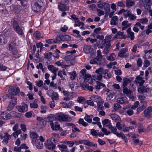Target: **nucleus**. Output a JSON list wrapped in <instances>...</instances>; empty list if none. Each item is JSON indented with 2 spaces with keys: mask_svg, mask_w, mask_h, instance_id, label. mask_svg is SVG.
I'll return each mask as SVG.
<instances>
[{
  "mask_svg": "<svg viewBox=\"0 0 152 152\" xmlns=\"http://www.w3.org/2000/svg\"><path fill=\"white\" fill-rule=\"evenodd\" d=\"M20 6H14L13 10L16 13H18L20 11V10L19 9Z\"/></svg>",
  "mask_w": 152,
  "mask_h": 152,
  "instance_id": "obj_62",
  "label": "nucleus"
},
{
  "mask_svg": "<svg viewBox=\"0 0 152 152\" xmlns=\"http://www.w3.org/2000/svg\"><path fill=\"white\" fill-rule=\"evenodd\" d=\"M131 12L130 11L128 10H125L124 15L126 18L129 17L131 14Z\"/></svg>",
  "mask_w": 152,
  "mask_h": 152,
  "instance_id": "obj_55",
  "label": "nucleus"
},
{
  "mask_svg": "<svg viewBox=\"0 0 152 152\" xmlns=\"http://www.w3.org/2000/svg\"><path fill=\"white\" fill-rule=\"evenodd\" d=\"M64 143H66L67 145L69 147H72L74 144V142L72 141H65L64 142Z\"/></svg>",
  "mask_w": 152,
  "mask_h": 152,
  "instance_id": "obj_48",
  "label": "nucleus"
},
{
  "mask_svg": "<svg viewBox=\"0 0 152 152\" xmlns=\"http://www.w3.org/2000/svg\"><path fill=\"white\" fill-rule=\"evenodd\" d=\"M35 145L37 148L40 149L42 148L43 146L42 142H40L39 140H38L35 141Z\"/></svg>",
  "mask_w": 152,
  "mask_h": 152,
  "instance_id": "obj_26",
  "label": "nucleus"
},
{
  "mask_svg": "<svg viewBox=\"0 0 152 152\" xmlns=\"http://www.w3.org/2000/svg\"><path fill=\"white\" fill-rule=\"evenodd\" d=\"M16 108L19 112L24 113L28 110V105L26 104H24L22 105L17 106Z\"/></svg>",
  "mask_w": 152,
  "mask_h": 152,
  "instance_id": "obj_9",
  "label": "nucleus"
},
{
  "mask_svg": "<svg viewBox=\"0 0 152 152\" xmlns=\"http://www.w3.org/2000/svg\"><path fill=\"white\" fill-rule=\"evenodd\" d=\"M152 112V107L150 106L146 109L144 111V116L148 118L151 117Z\"/></svg>",
  "mask_w": 152,
  "mask_h": 152,
  "instance_id": "obj_13",
  "label": "nucleus"
},
{
  "mask_svg": "<svg viewBox=\"0 0 152 152\" xmlns=\"http://www.w3.org/2000/svg\"><path fill=\"white\" fill-rule=\"evenodd\" d=\"M137 20L142 24H147L148 22V20L146 18H143L141 19H138Z\"/></svg>",
  "mask_w": 152,
  "mask_h": 152,
  "instance_id": "obj_34",
  "label": "nucleus"
},
{
  "mask_svg": "<svg viewBox=\"0 0 152 152\" xmlns=\"http://www.w3.org/2000/svg\"><path fill=\"white\" fill-rule=\"evenodd\" d=\"M84 82L86 83L90 79H91V75H86L84 77Z\"/></svg>",
  "mask_w": 152,
  "mask_h": 152,
  "instance_id": "obj_50",
  "label": "nucleus"
},
{
  "mask_svg": "<svg viewBox=\"0 0 152 152\" xmlns=\"http://www.w3.org/2000/svg\"><path fill=\"white\" fill-rule=\"evenodd\" d=\"M145 80L143 78L140 76H137L135 80V82L136 84H139L140 86H142L145 83Z\"/></svg>",
  "mask_w": 152,
  "mask_h": 152,
  "instance_id": "obj_19",
  "label": "nucleus"
},
{
  "mask_svg": "<svg viewBox=\"0 0 152 152\" xmlns=\"http://www.w3.org/2000/svg\"><path fill=\"white\" fill-rule=\"evenodd\" d=\"M15 105L12 104L11 103H10L8 107L7 108V110L8 111H10L12 110L14 108Z\"/></svg>",
  "mask_w": 152,
  "mask_h": 152,
  "instance_id": "obj_61",
  "label": "nucleus"
},
{
  "mask_svg": "<svg viewBox=\"0 0 152 152\" xmlns=\"http://www.w3.org/2000/svg\"><path fill=\"white\" fill-rule=\"evenodd\" d=\"M4 138L2 142L4 144L6 145L8 143V140L11 138V136L8 133L5 132L4 133Z\"/></svg>",
  "mask_w": 152,
  "mask_h": 152,
  "instance_id": "obj_20",
  "label": "nucleus"
},
{
  "mask_svg": "<svg viewBox=\"0 0 152 152\" xmlns=\"http://www.w3.org/2000/svg\"><path fill=\"white\" fill-rule=\"evenodd\" d=\"M138 92L140 93L148 92L150 91V89L147 86H142L138 88Z\"/></svg>",
  "mask_w": 152,
  "mask_h": 152,
  "instance_id": "obj_16",
  "label": "nucleus"
},
{
  "mask_svg": "<svg viewBox=\"0 0 152 152\" xmlns=\"http://www.w3.org/2000/svg\"><path fill=\"white\" fill-rule=\"evenodd\" d=\"M104 77L107 79L110 78L111 77V75L109 71L107 69H104Z\"/></svg>",
  "mask_w": 152,
  "mask_h": 152,
  "instance_id": "obj_30",
  "label": "nucleus"
},
{
  "mask_svg": "<svg viewBox=\"0 0 152 152\" xmlns=\"http://www.w3.org/2000/svg\"><path fill=\"white\" fill-rule=\"evenodd\" d=\"M103 103H97V110H103L104 108V107L102 105Z\"/></svg>",
  "mask_w": 152,
  "mask_h": 152,
  "instance_id": "obj_58",
  "label": "nucleus"
},
{
  "mask_svg": "<svg viewBox=\"0 0 152 152\" xmlns=\"http://www.w3.org/2000/svg\"><path fill=\"white\" fill-rule=\"evenodd\" d=\"M107 126L111 130L112 133L114 134L117 137L119 136L120 133H119L117 132V129L115 127L113 126L110 124Z\"/></svg>",
  "mask_w": 152,
  "mask_h": 152,
  "instance_id": "obj_15",
  "label": "nucleus"
},
{
  "mask_svg": "<svg viewBox=\"0 0 152 152\" xmlns=\"http://www.w3.org/2000/svg\"><path fill=\"white\" fill-rule=\"evenodd\" d=\"M90 134L93 136H97L98 135V133L96 130L94 129L90 130Z\"/></svg>",
  "mask_w": 152,
  "mask_h": 152,
  "instance_id": "obj_52",
  "label": "nucleus"
},
{
  "mask_svg": "<svg viewBox=\"0 0 152 152\" xmlns=\"http://www.w3.org/2000/svg\"><path fill=\"white\" fill-rule=\"evenodd\" d=\"M127 96L132 101H133L136 97L135 95L132 94V93L128 94Z\"/></svg>",
  "mask_w": 152,
  "mask_h": 152,
  "instance_id": "obj_63",
  "label": "nucleus"
},
{
  "mask_svg": "<svg viewBox=\"0 0 152 152\" xmlns=\"http://www.w3.org/2000/svg\"><path fill=\"white\" fill-rule=\"evenodd\" d=\"M31 137L33 139H36L38 137V135L36 133L34 132H32L30 134Z\"/></svg>",
  "mask_w": 152,
  "mask_h": 152,
  "instance_id": "obj_56",
  "label": "nucleus"
},
{
  "mask_svg": "<svg viewBox=\"0 0 152 152\" xmlns=\"http://www.w3.org/2000/svg\"><path fill=\"white\" fill-rule=\"evenodd\" d=\"M118 17L116 16H113L111 18L110 23L112 25H116L117 24V21H118Z\"/></svg>",
  "mask_w": 152,
  "mask_h": 152,
  "instance_id": "obj_25",
  "label": "nucleus"
},
{
  "mask_svg": "<svg viewBox=\"0 0 152 152\" xmlns=\"http://www.w3.org/2000/svg\"><path fill=\"white\" fill-rule=\"evenodd\" d=\"M110 36H107L105 37V39H103L100 45V48L102 49L105 46H106L110 44V40L109 39H107V37L109 38L110 39Z\"/></svg>",
  "mask_w": 152,
  "mask_h": 152,
  "instance_id": "obj_12",
  "label": "nucleus"
},
{
  "mask_svg": "<svg viewBox=\"0 0 152 152\" xmlns=\"http://www.w3.org/2000/svg\"><path fill=\"white\" fill-rule=\"evenodd\" d=\"M7 40L5 38H4L3 37H0V44L1 45H4L7 43Z\"/></svg>",
  "mask_w": 152,
  "mask_h": 152,
  "instance_id": "obj_42",
  "label": "nucleus"
},
{
  "mask_svg": "<svg viewBox=\"0 0 152 152\" xmlns=\"http://www.w3.org/2000/svg\"><path fill=\"white\" fill-rule=\"evenodd\" d=\"M14 44H15V43L14 42V43H10L9 44V48L8 49L11 52H12V51H14L16 49V48H15V45Z\"/></svg>",
  "mask_w": 152,
  "mask_h": 152,
  "instance_id": "obj_32",
  "label": "nucleus"
},
{
  "mask_svg": "<svg viewBox=\"0 0 152 152\" xmlns=\"http://www.w3.org/2000/svg\"><path fill=\"white\" fill-rule=\"evenodd\" d=\"M21 133V131L20 129H18L15 131V132H13L12 134L13 136L15 138L17 137L19 134Z\"/></svg>",
  "mask_w": 152,
  "mask_h": 152,
  "instance_id": "obj_41",
  "label": "nucleus"
},
{
  "mask_svg": "<svg viewBox=\"0 0 152 152\" xmlns=\"http://www.w3.org/2000/svg\"><path fill=\"white\" fill-rule=\"evenodd\" d=\"M38 100L35 99L32 103L30 104V107L31 108H37L38 107Z\"/></svg>",
  "mask_w": 152,
  "mask_h": 152,
  "instance_id": "obj_27",
  "label": "nucleus"
},
{
  "mask_svg": "<svg viewBox=\"0 0 152 152\" xmlns=\"http://www.w3.org/2000/svg\"><path fill=\"white\" fill-rule=\"evenodd\" d=\"M104 70L102 67H100L99 68L96 69V70L95 72L97 74H104Z\"/></svg>",
  "mask_w": 152,
  "mask_h": 152,
  "instance_id": "obj_43",
  "label": "nucleus"
},
{
  "mask_svg": "<svg viewBox=\"0 0 152 152\" xmlns=\"http://www.w3.org/2000/svg\"><path fill=\"white\" fill-rule=\"evenodd\" d=\"M70 75V79L72 80H74L76 76V72L75 71L69 73Z\"/></svg>",
  "mask_w": 152,
  "mask_h": 152,
  "instance_id": "obj_44",
  "label": "nucleus"
},
{
  "mask_svg": "<svg viewBox=\"0 0 152 152\" xmlns=\"http://www.w3.org/2000/svg\"><path fill=\"white\" fill-rule=\"evenodd\" d=\"M64 95L65 96H69L71 97H73V92H69L67 91H64L63 92Z\"/></svg>",
  "mask_w": 152,
  "mask_h": 152,
  "instance_id": "obj_39",
  "label": "nucleus"
},
{
  "mask_svg": "<svg viewBox=\"0 0 152 152\" xmlns=\"http://www.w3.org/2000/svg\"><path fill=\"white\" fill-rule=\"evenodd\" d=\"M115 57L116 56L115 54L114 53H113L110 54L109 56H108L107 57V58L108 60L113 61L114 60Z\"/></svg>",
  "mask_w": 152,
  "mask_h": 152,
  "instance_id": "obj_38",
  "label": "nucleus"
},
{
  "mask_svg": "<svg viewBox=\"0 0 152 152\" xmlns=\"http://www.w3.org/2000/svg\"><path fill=\"white\" fill-rule=\"evenodd\" d=\"M96 88L97 90H99L101 88L106 87L104 84L99 82L96 81Z\"/></svg>",
  "mask_w": 152,
  "mask_h": 152,
  "instance_id": "obj_28",
  "label": "nucleus"
},
{
  "mask_svg": "<svg viewBox=\"0 0 152 152\" xmlns=\"http://www.w3.org/2000/svg\"><path fill=\"white\" fill-rule=\"evenodd\" d=\"M123 83L122 86L123 88L125 87L130 82V80L128 78H124L123 80Z\"/></svg>",
  "mask_w": 152,
  "mask_h": 152,
  "instance_id": "obj_36",
  "label": "nucleus"
},
{
  "mask_svg": "<svg viewBox=\"0 0 152 152\" xmlns=\"http://www.w3.org/2000/svg\"><path fill=\"white\" fill-rule=\"evenodd\" d=\"M63 74L66 76V74L65 69H63L62 70H59L58 71V75L60 77L61 80H64L65 77L63 76Z\"/></svg>",
  "mask_w": 152,
  "mask_h": 152,
  "instance_id": "obj_23",
  "label": "nucleus"
},
{
  "mask_svg": "<svg viewBox=\"0 0 152 152\" xmlns=\"http://www.w3.org/2000/svg\"><path fill=\"white\" fill-rule=\"evenodd\" d=\"M107 99L109 101H113V100L116 98V96L111 92H108L107 93Z\"/></svg>",
  "mask_w": 152,
  "mask_h": 152,
  "instance_id": "obj_17",
  "label": "nucleus"
},
{
  "mask_svg": "<svg viewBox=\"0 0 152 152\" xmlns=\"http://www.w3.org/2000/svg\"><path fill=\"white\" fill-rule=\"evenodd\" d=\"M135 4L134 0H126V7L130 8Z\"/></svg>",
  "mask_w": 152,
  "mask_h": 152,
  "instance_id": "obj_24",
  "label": "nucleus"
},
{
  "mask_svg": "<svg viewBox=\"0 0 152 152\" xmlns=\"http://www.w3.org/2000/svg\"><path fill=\"white\" fill-rule=\"evenodd\" d=\"M110 44L104 47L103 50V53L104 54H107L108 53L110 50Z\"/></svg>",
  "mask_w": 152,
  "mask_h": 152,
  "instance_id": "obj_40",
  "label": "nucleus"
},
{
  "mask_svg": "<svg viewBox=\"0 0 152 152\" xmlns=\"http://www.w3.org/2000/svg\"><path fill=\"white\" fill-rule=\"evenodd\" d=\"M126 32L127 33V38H129L132 40H134L135 38L134 33L132 31L131 28H129L127 30Z\"/></svg>",
  "mask_w": 152,
  "mask_h": 152,
  "instance_id": "obj_14",
  "label": "nucleus"
},
{
  "mask_svg": "<svg viewBox=\"0 0 152 152\" xmlns=\"http://www.w3.org/2000/svg\"><path fill=\"white\" fill-rule=\"evenodd\" d=\"M134 113L132 109H129L126 111L125 112V115H129V116L132 115Z\"/></svg>",
  "mask_w": 152,
  "mask_h": 152,
  "instance_id": "obj_47",
  "label": "nucleus"
},
{
  "mask_svg": "<svg viewBox=\"0 0 152 152\" xmlns=\"http://www.w3.org/2000/svg\"><path fill=\"white\" fill-rule=\"evenodd\" d=\"M10 103H11L12 104L15 106L17 103V98L15 97H12Z\"/></svg>",
  "mask_w": 152,
  "mask_h": 152,
  "instance_id": "obj_59",
  "label": "nucleus"
},
{
  "mask_svg": "<svg viewBox=\"0 0 152 152\" xmlns=\"http://www.w3.org/2000/svg\"><path fill=\"white\" fill-rule=\"evenodd\" d=\"M48 144V148L49 150H53L55 148L56 145L55 140L53 138H51L49 139L47 141Z\"/></svg>",
  "mask_w": 152,
  "mask_h": 152,
  "instance_id": "obj_5",
  "label": "nucleus"
},
{
  "mask_svg": "<svg viewBox=\"0 0 152 152\" xmlns=\"http://www.w3.org/2000/svg\"><path fill=\"white\" fill-rule=\"evenodd\" d=\"M79 143L90 147L93 146L95 147L96 146V144H94L92 142L86 140H81L79 141Z\"/></svg>",
  "mask_w": 152,
  "mask_h": 152,
  "instance_id": "obj_10",
  "label": "nucleus"
},
{
  "mask_svg": "<svg viewBox=\"0 0 152 152\" xmlns=\"http://www.w3.org/2000/svg\"><path fill=\"white\" fill-rule=\"evenodd\" d=\"M137 66L138 67H140L141 66L142 61V59L140 58H139L138 59L137 61Z\"/></svg>",
  "mask_w": 152,
  "mask_h": 152,
  "instance_id": "obj_60",
  "label": "nucleus"
},
{
  "mask_svg": "<svg viewBox=\"0 0 152 152\" xmlns=\"http://www.w3.org/2000/svg\"><path fill=\"white\" fill-rule=\"evenodd\" d=\"M112 119L115 122H118L120 120V117L116 114L113 113L110 115Z\"/></svg>",
  "mask_w": 152,
  "mask_h": 152,
  "instance_id": "obj_21",
  "label": "nucleus"
},
{
  "mask_svg": "<svg viewBox=\"0 0 152 152\" xmlns=\"http://www.w3.org/2000/svg\"><path fill=\"white\" fill-rule=\"evenodd\" d=\"M48 119L49 120L50 124L53 130L58 131L61 128L60 124L57 122L55 121L56 118L53 117H48Z\"/></svg>",
  "mask_w": 152,
  "mask_h": 152,
  "instance_id": "obj_1",
  "label": "nucleus"
},
{
  "mask_svg": "<svg viewBox=\"0 0 152 152\" xmlns=\"http://www.w3.org/2000/svg\"><path fill=\"white\" fill-rule=\"evenodd\" d=\"M51 96V99L53 101H54V100H57L58 99V94L56 92H54Z\"/></svg>",
  "mask_w": 152,
  "mask_h": 152,
  "instance_id": "obj_45",
  "label": "nucleus"
},
{
  "mask_svg": "<svg viewBox=\"0 0 152 152\" xmlns=\"http://www.w3.org/2000/svg\"><path fill=\"white\" fill-rule=\"evenodd\" d=\"M9 92L15 95H18L20 92L19 88L18 87L15 86H10L8 90Z\"/></svg>",
  "mask_w": 152,
  "mask_h": 152,
  "instance_id": "obj_7",
  "label": "nucleus"
},
{
  "mask_svg": "<svg viewBox=\"0 0 152 152\" xmlns=\"http://www.w3.org/2000/svg\"><path fill=\"white\" fill-rule=\"evenodd\" d=\"M43 5V2L41 0H37L36 1L33 2L32 3V9L34 12H38L40 10Z\"/></svg>",
  "mask_w": 152,
  "mask_h": 152,
  "instance_id": "obj_2",
  "label": "nucleus"
},
{
  "mask_svg": "<svg viewBox=\"0 0 152 152\" xmlns=\"http://www.w3.org/2000/svg\"><path fill=\"white\" fill-rule=\"evenodd\" d=\"M91 47L90 46L86 45L83 48V51L86 53H89L90 51Z\"/></svg>",
  "mask_w": 152,
  "mask_h": 152,
  "instance_id": "obj_31",
  "label": "nucleus"
},
{
  "mask_svg": "<svg viewBox=\"0 0 152 152\" xmlns=\"http://www.w3.org/2000/svg\"><path fill=\"white\" fill-rule=\"evenodd\" d=\"M104 10L106 14H109L110 11V9L109 4H107L104 7Z\"/></svg>",
  "mask_w": 152,
  "mask_h": 152,
  "instance_id": "obj_51",
  "label": "nucleus"
},
{
  "mask_svg": "<svg viewBox=\"0 0 152 152\" xmlns=\"http://www.w3.org/2000/svg\"><path fill=\"white\" fill-rule=\"evenodd\" d=\"M54 117L60 121H67L69 119L67 115L61 113L56 114Z\"/></svg>",
  "mask_w": 152,
  "mask_h": 152,
  "instance_id": "obj_4",
  "label": "nucleus"
},
{
  "mask_svg": "<svg viewBox=\"0 0 152 152\" xmlns=\"http://www.w3.org/2000/svg\"><path fill=\"white\" fill-rule=\"evenodd\" d=\"M129 54L126 49L123 48L120 51L118 54L119 57L124 58L128 57Z\"/></svg>",
  "mask_w": 152,
  "mask_h": 152,
  "instance_id": "obj_6",
  "label": "nucleus"
},
{
  "mask_svg": "<svg viewBox=\"0 0 152 152\" xmlns=\"http://www.w3.org/2000/svg\"><path fill=\"white\" fill-rule=\"evenodd\" d=\"M58 8L61 11H66L69 10V7L68 6H66L63 4H60L58 5Z\"/></svg>",
  "mask_w": 152,
  "mask_h": 152,
  "instance_id": "obj_22",
  "label": "nucleus"
},
{
  "mask_svg": "<svg viewBox=\"0 0 152 152\" xmlns=\"http://www.w3.org/2000/svg\"><path fill=\"white\" fill-rule=\"evenodd\" d=\"M1 118L4 120H7L11 118V115L10 114L6 111L2 112L0 114Z\"/></svg>",
  "mask_w": 152,
  "mask_h": 152,
  "instance_id": "obj_11",
  "label": "nucleus"
},
{
  "mask_svg": "<svg viewBox=\"0 0 152 152\" xmlns=\"http://www.w3.org/2000/svg\"><path fill=\"white\" fill-rule=\"evenodd\" d=\"M104 5V4L101 0H100L97 2V6L100 8H102Z\"/></svg>",
  "mask_w": 152,
  "mask_h": 152,
  "instance_id": "obj_57",
  "label": "nucleus"
},
{
  "mask_svg": "<svg viewBox=\"0 0 152 152\" xmlns=\"http://www.w3.org/2000/svg\"><path fill=\"white\" fill-rule=\"evenodd\" d=\"M40 33L38 31H36L33 34V36L36 39H38L40 37Z\"/></svg>",
  "mask_w": 152,
  "mask_h": 152,
  "instance_id": "obj_46",
  "label": "nucleus"
},
{
  "mask_svg": "<svg viewBox=\"0 0 152 152\" xmlns=\"http://www.w3.org/2000/svg\"><path fill=\"white\" fill-rule=\"evenodd\" d=\"M12 52L13 55V57L15 58H18L20 56L18 52V50L17 49L14 51H12Z\"/></svg>",
  "mask_w": 152,
  "mask_h": 152,
  "instance_id": "obj_37",
  "label": "nucleus"
},
{
  "mask_svg": "<svg viewBox=\"0 0 152 152\" xmlns=\"http://www.w3.org/2000/svg\"><path fill=\"white\" fill-rule=\"evenodd\" d=\"M123 92L124 93L126 94L127 96L132 92L131 91L129 90L126 87H124L123 90Z\"/></svg>",
  "mask_w": 152,
  "mask_h": 152,
  "instance_id": "obj_49",
  "label": "nucleus"
},
{
  "mask_svg": "<svg viewBox=\"0 0 152 152\" xmlns=\"http://www.w3.org/2000/svg\"><path fill=\"white\" fill-rule=\"evenodd\" d=\"M89 98L91 100L96 102L97 103L104 102V101L102 99L101 97L98 95H93L89 97Z\"/></svg>",
  "mask_w": 152,
  "mask_h": 152,
  "instance_id": "obj_8",
  "label": "nucleus"
},
{
  "mask_svg": "<svg viewBox=\"0 0 152 152\" xmlns=\"http://www.w3.org/2000/svg\"><path fill=\"white\" fill-rule=\"evenodd\" d=\"M47 109V106H46L42 105L41 106L40 112L42 113H45L46 112Z\"/></svg>",
  "mask_w": 152,
  "mask_h": 152,
  "instance_id": "obj_53",
  "label": "nucleus"
},
{
  "mask_svg": "<svg viewBox=\"0 0 152 152\" xmlns=\"http://www.w3.org/2000/svg\"><path fill=\"white\" fill-rule=\"evenodd\" d=\"M12 25L14 30L18 35L22 36L23 35L24 28L20 27L19 26L18 23L16 21L13 22Z\"/></svg>",
  "mask_w": 152,
  "mask_h": 152,
  "instance_id": "obj_3",
  "label": "nucleus"
},
{
  "mask_svg": "<svg viewBox=\"0 0 152 152\" xmlns=\"http://www.w3.org/2000/svg\"><path fill=\"white\" fill-rule=\"evenodd\" d=\"M85 100V99L82 96H79L77 98V102L78 103H80Z\"/></svg>",
  "mask_w": 152,
  "mask_h": 152,
  "instance_id": "obj_64",
  "label": "nucleus"
},
{
  "mask_svg": "<svg viewBox=\"0 0 152 152\" xmlns=\"http://www.w3.org/2000/svg\"><path fill=\"white\" fill-rule=\"evenodd\" d=\"M57 147L61 152H69L67 146L65 145H58Z\"/></svg>",
  "mask_w": 152,
  "mask_h": 152,
  "instance_id": "obj_18",
  "label": "nucleus"
},
{
  "mask_svg": "<svg viewBox=\"0 0 152 152\" xmlns=\"http://www.w3.org/2000/svg\"><path fill=\"white\" fill-rule=\"evenodd\" d=\"M62 37L63 41L69 42L71 40V37L69 35H62Z\"/></svg>",
  "mask_w": 152,
  "mask_h": 152,
  "instance_id": "obj_33",
  "label": "nucleus"
},
{
  "mask_svg": "<svg viewBox=\"0 0 152 152\" xmlns=\"http://www.w3.org/2000/svg\"><path fill=\"white\" fill-rule=\"evenodd\" d=\"M118 137H121L125 142H128V140L126 139V136L123 133L121 132L119 136H118Z\"/></svg>",
  "mask_w": 152,
  "mask_h": 152,
  "instance_id": "obj_54",
  "label": "nucleus"
},
{
  "mask_svg": "<svg viewBox=\"0 0 152 152\" xmlns=\"http://www.w3.org/2000/svg\"><path fill=\"white\" fill-rule=\"evenodd\" d=\"M93 117V116L92 115H86L84 117L85 120L87 121L88 122L90 123L92 121V118Z\"/></svg>",
  "mask_w": 152,
  "mask_h": 152,
  "instance_id": "obj_29",
  "label": "nucleus"
},
{
  "mask_svg": "<svg viewBox=\"0 0 152 152\" xmlns=\"http://www.w3.org/2000/svg\"><path fill=\"white\" fill-rule=\"evenodd\" d=\"M62 35H58L55 39L56 43H59L61 41H63Z\"/></svg>",
  "mask_w": 152,
  "mask_h": 152,
  "instance_id": "obj_35",
  "label": "nucleus"
}]
</instances>
